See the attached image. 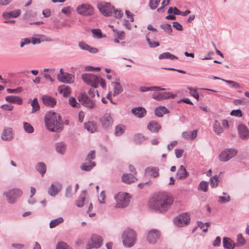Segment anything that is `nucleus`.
Instances as JSON below:
<instances>
[{"label": "nucleus", "mask_w": 249, "mask_h": 249, "mask_svg": "<svg viewBox=\"0 0 249 249\" xmlns=\"http://www.w3.org/2000/svg\"><path fill=\"white\" fill-rule=\"evenodd\" d=\"M211 186L212 187H216L218 185V176L215 175L210 178Z\"/></svg>", "instance_id": "54"}, {"label": "nucleus", "mask_w": 249, "mask_h": 249, "mask_svg": "<svg viewBox=\"0 0 249 249\" xmlns=\"http://www.w3.org/2000/svg\"><path fill=\"white\" fill-rule=\"evenodd\" d=\"M208 182L206 181H201L198 187V189L201 190L204 192H206L208 189Z\"/></svg>", "instance_id": "55"}, {"label": "nucleus", "mask_w": 249, "mask_h": 249, "mask_svg": "<svg viewBox=\"0 0 249 249\" xmlns=\"http://www.w3.org/2000/svg\"><path fill=\"white\" fill-rule=\"evenodd\" d=\"M146 40L150 48H156L160 46V44L158 42L151 40L147 36L146 37Z\"/></svg>", "instance_id": "51"}, {"label": "nucleus", "mask_w": 249, "mask_h": 249, "mask_svg": "<svg viewBox=\"0 0 249 249\" xmlns=\"http://www.w3.org/2000/svg\"><path fill=\"white\" fill-rule=\"evenodd\" d=\"M160 125L156 122H150L147 125V129L153 132H157L160 129Z\"/></svg>", "instance_id": "33"}, {"label": "nucleus", "mask_w": 249, "mask_h": 249, "mask_svg": "<svg viewBox=\"0 0 249 249\" xmlns=\"http://www.w3.org/2000/svg\"><path fill=\"white\" fill-rule=\"evenodd\" d=\"M230 115L232 116L241 117L242 116V112L241 109H234L230 112Z\"/></svg>", "instance_id": "53"}, {"label": "nucleus", "mask_w": 249, "mask_h": 249, "mask_svg": "<svg viewBox=\"0 0 249 249\" xmlns=\"http://www.w3.org/2000/svg\"><path fill=\"white\" fill-rule=\"evenodd\" d=\"M85 128L91 133L95 132L97 129L96 124L94 122H88L84 124Z\"/></svg>", "instance_id": "32"}, {"label": "nucleus", "mask_w": 249, "mask_h": 249, "mask_svg": "<svg viewBox=\"0 0 249 249\" xmlns=\"http://www.w3.org/2000/svg\"><path fill=\"white\" fill-rule=\"evenodd\" d=\"M79 47L83 50L87 51L89 47V45L87 44L84 42H80L78 44Z\"/></svg>", "instance_id": "62"}, {"label": "nucleus", "mask_w": 249, "mask_h": 249, "mask_svg": "<svg viewBox=\"0 0 249 249\" xmlns=\"http://www.w3.org/2000/svg\"><path fill=\"white\" fill-rule=\"evenodd\" d=\"M237 152V150L234 148L226 149L219 155V159L221 161H227L235 157Z\"/></svg>", "instance_id": "10"}, {"label": "nucleus", "mask_w": 249, "mask_h": 249, "mask_svg": "<svg viewBox=\"0 0 249 249\" xmlns=\"http://www.w3.org/2000/svg\"><path fill=\"white\" fill-rule=\"evenodd\" d=\"M57 79L62 83L71 84L73 82L74 76L72 74L66 72L63 75H57Z\"/></svg>", "instance_id": "18"}, {"label": "nucleus", "mask_w": 249, "mask_h": 249, "mask_svg": "<svg viewBox=\"0 0 249 249\" xmlns=\"http://www.w3.org/2000/svg\"><path fill=\"white\" fill-rule=\"evenodd\" d=\"M169 113V110L163 106H159L155 109V114L158 117H162L164 114Z\"/></svg>", "instance_id": "29"}, {"label": "nucleus", "mask_w": 249, "mask_h": 249, "mask_svg": "<svg viewBox=\"0 0 249 249\" xmlns=\"http://www.w3.org/2000/svg\"><path fill=\"white\" fill-rule=\"evenodd\" d=\"M4 141H10L13 138L12 129L10 127H6L4 129L1 136Z\"/></svg>", "instance_id": "23"}, {"label": "nucleus", "mask_w": 249, "mask_h": 249, "mask_svg": "<svg viewBox=\"0 0 249 249\" xmlns=\"http://www.w3.org/2000/svg\"><path fill=\"white\" fill-rule=\"evenodd\" d=\"M100 122L104 129H108L112 126L113 120L110 114L106 113L100 118Z\"/></svg>", "instance_id": "14"}, {"label": "nucleus", "mask_w": 249, "mask_h": 249, "mask_svg": "<svg viewBox=\"0 0 249 249\" xmlns=\"http://www.w3.org/2000/svg\"><path fill=\"white\" fill-rule=\"evenodd\" d=\"M237 243L235 244L237 246H243L246 243V240L241 234L237 235Z\"/></svg>", "instance_id": "48"}, {"label": "nucleus", "mask_w": 249, "mask_h": 249, "mask_svg": "<svg viewBox=\"0 0 249 249\" xmlns=\"http://www.w3.org/2000/svg\"><path fill=\"white\" fill-rule=\"evenodd\" d=\"M125 131V126L122 124H119L115 127L114 130V135L116 136L122 135Z\"/></svg>", "instance_id": "37"}, {"label": "nucleus", "mask_w": 249, "mask_h": 249, "mask_svg": "<svg viewBox=\"0 0 249 249\" xmlns=\"http://www.w3.org/2000/svg\"><path fill=\"white\" fill-rule=\"evenodd\" d=\"M91 32L94 38L99 39L103 37L101 30L100 29H92Z\"/></svg>", "instance_id": "43"}, {"label": "nucleus", "mask_w": 249, "mask_h": 249, "mask_svg": "<svg viewBox=\"0 0 249 249\" xmlns=\"http://www.w3.org/2000/svg\"><path fill=\"white\" fill-rule=\"evenodd\" d=\"M159 59H169L170 60L178 59V57L169 52L163 53L159 56Z\"/></svg>", "instance_id": "36"}, {"label": "nucleus", "mask_w": 249, "mask_h": 249, "mask_svg": "<svg viewBox=\"0 0 249 249\" xmlns=\"http://www.w3.org/2000/svg\"><path fill=\"white\" fill-rule=\"evenodd\" d=\"M43 104L51 107H53L56 104V100L53 97L48 95H43L42 97Z\"/></svg>", "instance_id": "20"}, {"label": "nucleus", "mask_w": 249, "mask_h": 249, "mask_svg": "<svg viewBox=\"0 0 249 249\" xmlns=\"http://www.w3.org/2000/svg\"><path fill=\"white\" fill-rule=\"evenodd\" d=\"M144 140V137L141 134H136L134 136V141L137 142H140Z\"/></svg>", "instance_id": "58"}, {"label": "nucleus", "mask_w": 249, "mask_h": 249, "mask_svg": "<svg viewBox=\"0 0 249 249\" xmlns=\"http://www.w3.org/2000/svg\"><path fill=\"white\" fill-rule=\"evenodd\" d=\"M223 247L226 249H233L236 244L233 241L228 237H225L223 240Z\"/></svg>", "instance_id": "27"}, {"label": "nucleus", "mask_w": 249, "mask_h": 249, "mask_svg": "<svg viewBox=\"0 0 249 249\" xmlns=\"http://www.w3.org/2000/svg\"><path fill=\"white\" fill-rule=\"evenodd\" d=\"M116 201L115 208H124L126 207L130 202L129 194L127 193L120 192L114 196Z\"/></svg>", "instance_id": "4"}, {"label": "nucleus", "mask_w": 249, "mask_h": 249, "mask_svg": "<svg viewBox=\"0 0 249 249\" xmlns=\"http://www.w3.org/2000/svg\"><path fill=\"white\" fill-rule=\"evenodd\" d=\"M209 225L208 222L203 223L201 221L197 222V226L200 229L202 230L203 231L206 232L207 231V228Z\"/></svg>", "instance_id": "50"}, {"label": "nucleus", "mask_w": 249, "mask_h": 249, "mask_svg": "<svg viewBox=\"0 0 249 249\" xmlns=\"http://www.w3.org/2000/svg\"><path fill=\"white\" fill-rule=\"evenodd\" d=\"M219 80H221L222 81L225 82L226 83L229 85L230 87L231 88L239 89L241 88L240 85L235 81L231 80H227L220 78H219Z\"/></svg>", "instance_id": "38"}, {"label": "nucleus", "mask_w": 249, "mask_h": 249, "mask_svg": "<svg viewBox=\"0 0 249 249\" xmlns=\"http://www.w3.org/2000/svg\"><path fill=\"white\" fill-rule=\"evenodd\" d=\"M95 93H96L97 96L99 97V93H98L97 90L95 89L93 87L90 88L88 91V93L91 99L94 97Z\"/></svg>", "instance_id": "56"}, {"label": "nucleus", "mask_w": 249, "mask_h": 249, "mask_svg": "<svg viewBox=\"0 0 249 249\" xmlns=\"http://www.w3.org/2000/svg\"><path fill=\"white\" fill-rule=\"evenodd\" d=\"M102 242L103 239L101 236L93 234L91 236L90 242L87 244L86 249H90L93 248L98 249L101 246Z\"/></svg>", "instance_id": "13"}, {"label": "nucleus", "mask_w": 249, "mask_h": 249, "mask_svg": "<svg viewBox=\"0 0 249 249\" xmlns=\"http://www.w3.org/2000/svg\"><path fill=\"white\" fill-rule=\"evenodd\" d=\"M55 249H72V248L65 242L59 241L57 243Z\"/></svg>", "instance_id": "42"}, {"label": "nucleus", "mask_w": 249, "mask_h": 249, "mask_svg": "<svg viewBox=\"0 0 249 249\" xmlns=\"http://www.w3.org/2000/svg\"><path fill=\"white\" fill-rule=\"evenodd\" d=\"M190 219L189 215L187 213H183L175 217L174 222L176 226L182 227L187 225Z\"/></svg>", "instance_id": "12"}, {"label": "nucleus", "mask_w": 249, "mask_h": 249, "mask_svg": "<svg viewBox=\"0 0 249 249\" xmlns=\"http://www.w3.org/2000/svg\"><path fill=\"white\" fill-rule=\"evenodd\" d=\"M238 134L240 138L244 140H246L249 138V129L244 124H239L237 127Z\"/></svg>", "instance_id": "17"}, {"label": "nucleus", "mask_w": 249, "mask_h": 249, "mask_svg": "<svg viewBox=\"0 0 249 249\" xmlns=\"http://www.w3.org/2000/svg\"><path fill=\"white\" fill-rule=\"evenodd\" d=\"M113 83L114 84L113 95L116 96L123 92V89L119 82H116Z\"/></svg>", "instance_id": "35"}, {"label": "nucleus", "mask_w": 249, "mask_h": 249, "mask_svg": "<svg viewBox=\"0 0 249 249\" xmlns=\"http://www.w3.org/2000/svg\"><path fill=\"white\" fill-rule=\"evenodd\" d=\"M131 112L136 117L141 118L143 117L145 115L146 112L143 107H137L133 108L131 109Z\"/></svg>", "instance_id": "22"}, {"label": "nucleus", "mask_w": 249, "mask_h": 249, "mask_svg": "<svg viewBox=\"0 0 249 249\" xmlns=\"http://www.w3.org/2000/svg\"><path fill=\"white\" fill-rule=\"evenodd\" d=\"M5 99L9 103L17 104L18 105H21L22 103V99L19 96L10 95L5 97Z\"/></svg>", "instance_id": "25"}, {"label": "nucleus", "mask_w": 249, "mask_h": 249, "mask_svg": "<svg viewBox=\"0 0 249 249\" xmlns=\"http://www.w3.org/2000/svg\"><path fill=\"white\" fill-rule=\"evenodd\" d=\"M64 219L62 217H59L56 219H53L50 223V228L51 229H53L58 225L59 224L62 223Z\"/></svg>", "instance_id": "39"}, {"label": "nucleus", "mask_w": 249, "mask_h": 249, "mask_svg": "<svg viewBox=\"0 0 249 249\" xmlns=\"http://www.w3.org/2000/svg\"><path fill=\"white\" fill-rule=\"evenodd\" d=\"M62 188V185L59 182L52 183L48 190V194L52 196H55Z\"/></svg>", "instance_id": "15"}, {"label": "nucleus", "mask_w": 249, "mask_h": 249, "mask_svg": "<svg viewBox=\"0 0 249 249\" xmlns=\"http://www.w3.org/2000/svg\"><path fill=\"white\" fill-rule=\"evenodd\" d=\"M36 169L42 177H43L46 172V165L43 162H38L36 166Z\"/></svg>", "instance_id": "31"}, {"label": "nucleus", "mask_w": 249, "mask_h": 249, "mask_svg": "<svg viewBox=\"0 0 249 249\" xmlns=\"http://www.w3.org/2000/svg\"><path fill=\"white\" fill-rule=\"evenodd\" d=\"M152 98L157 101H162L163 100L175 97V95L170 92H154L152 95Z\"/></svg>", "instance_id": "16"}, {"label": "nucleus", "mask_w": 249, "mask_h": 249, "mask_svg": "<svg viewBox=\"0 0 249 249\" xmlns=\"http://www.w3.org/2000/svg\"><path fill=\"white\" fill-rule=\"evenodd\" d=\"M122 180L124 183L126 184H130L136 181L137 180V178L132 174H124L122 176Z\"/></svg>", "instance_id": "24"}, {"label": "nucleus", "mask_w": 249, "mask_h": 249, "mask_svg": "<svg viewBox=\"0 0 249 249\" xmlns=\"http://www.w3.org/2000/svg\"><path fill=\"white\" fill-rule=\"evenodd\" d=\"M85 194L86 191H83L80 196L79 199L76 201V205L78 207L81 208L84 206V202L85 199Z\"/></svg>", "instance_id": "41"}, {"label": "nucleus", "mask_w": 249, "mask_h": 249, "mask_svg": "<svg viewBox=\"0 0 249 249\" xmlns=\"http://www.w3.org/2000/svg\"><path fill=\"white\" fill-rule=\"evenodd\" d=\"M160 27L168 34H171L172 32L171 25L169 24H161Z\"/></svg>", "instance_id": "49"}, {"label": "nucleus", "mask_w": 249, "mask_h": 249, "mask_svg": "<svg viewBox=\"0 0 249 249\" xmlns=\"http://www.w3.org/2000/svg\"><path fill=\"white\" fill-rule=\"evenodd\" d=\"M22 194V191L18 188H14L5 193L7 202L10 204H14Z\"/></svg>", "instance_id": "5"}, {"label": "nucleus", "mask_w": 249, "mask_h": 249, "mask_svg": "<svg viewBox=\"0 0 249 249\" xmlns=\"http://www.w3.org/2000/svg\"><path fill=\"white\" fill-rule=\"evenodd\" d=\"M190 90V94L195 97L196 99L198 100L199 95L196 90H193L192 88H188Z\"/></svg>", "instance_id": "61"}, {"label": "nucleus", "mask_w": 249, "mask_h": 249, "mask_svg": "<svg viewBox=\"0 0 249 249\" xmlns=\"http://www.w3.org/2000/svg\"><path fill=\"white\" fill-rule=\"evenodd\" d=\"M44 121L47 129L52 132H59L63 129V124L59 114L53 111L46 113Z\"/></svg>", "instance_id": "2"}, {"label": "nucleus", "mask_w": 249, "mask_h": 249, "mask_svg": "<svg viewBox=\"0 0 249 249\" xmlns=\"http://www.w3.org/2000/svg\"><path fill=\"white\" fill-rule=\"evenodd\" d=\"M160 236V231L156 229L149 231L146 235V239L148 242L152 245L156 244Z\"/></svg>", "instance_id": "11"}, {"label": "nucleus", "mask_w": 249, "mask_h": 249, "mask_svg": "<svg viewBox=\"0 0 249 249\" xmlns=\"http://www.w3.org/2000/svg\"><path fill=\"white\" fill-rule=\"evenodd\" d=\"M224 196H219V202L226 203L231 200L230 196L226 193H223Z\"/></svg>", "instance_id": "45"}, {"label": "nucleus", "mask_w": 249, "mask_h": 249, "mask_svg": "<svg viewBox=\"0 0 249 249\" xmlns=\"http://www.w3.org/2000/svg\"><path fill=\"white\" fill-rule=\"evenodd\" d=\"M69 104L73 107L79 108L80 107V104L78 103L75 98L70 97L69 99Z\"/></svg>", "instance_id": "44"}, {"label": "nucleus", "mask_w": 249, "mask_h": 249, "mask_svg": "<svg viewBox=\"0 0 249 249\" xmlns=\"http://www.w3.org/2000/svg\"><path fill=\"white\" fill-rule=\"evenodd\" d=\"M82 80L87 84L94 88L98 87L99 77L92 73H84L82 74Z\"/></svg>", "instance_id": "7"}, {"label": "nucleus", "mask_w": 249, "mask_h": 249, "mask_svg": "<svg viewBox=\"0 0 249 249\" xmlns=\"http://www.w3.org/2000/svg\"><path fill=\"white\" fill-rule=\"evenodd\" d=\"M189 175V173L186 171L183 165H180L178 169L176 175L177 179H181L187 177Z\"/></svg>", "instance_id": "21"}, {"label": "nucleus", "mask_w": 249, "mask_h": 249, "mask_svg": "<svg viewBox=\"0 0 249 249\" xmlns=\"http://www.w3.org/2000/svg\"><path fill=\"white\" fill-rule=\"evenodd\" d=\"M160 0H150L149 6L151 9H155L158 7Z\"/></svg>", "instance_id": "52"}, {"label": "nucleus", "mask_w": 249, "mask_h": 249, "mask_svg": "<svg viewBox=\"0 0 249 249\" xmlns=\"http://www.w3.org/2000/svg\"><path fill=\"white\" fill-rule=\"evenodd\" d=\"M1 108L5 110L11 111L13 109L14 107L11 105L4 104L1 106Z\"/></svg>", "instance_id": "64"}, {"label": "nucleus", "mask_w": 249, "mask_h": 249, "mask_svg": "<svg viewBox=\"0 0 249 249\" xmlns=\"http://www.w3.org/2000/svg\"><path fill=\"white\" fill-rule=\"evenodd\" d=\"M122 240L125 247L130 248L133 247L137 241L136 231L130 228H127L122 234Z\"/></svg>", "instance_id": "3"}, {"label": "nucleus", "mask_w": 249, "mask_h": 249, "mask_svg": "<svg viewBox=\"0 0 249 249\" xmlns=\"http://www.w3.org/2000/svg\"><path fill=\"white\" fill-rule=\"evenodd\" d=\"M197 131L194 130L190 132L183 131L182 133V137L186 140H194L197 136Z\"/></svg>", "instance_id": "30"}, {"label": "nucleus", "mask_w": 249, "mask_h": 249, "mask_svg": "<svg viewBox=\"0 0 249 249\" xmlns=\"http://www.w3.org/2000/svg\"><path fill=\"white\" fill-rule=\"evenodd\" d=\"M23 127L24 130L28 133H32L34 132L33 127L29 123L23 122Z\"/></svg>", "instance_id": "47"}, {"label": "nucleus", "mask_w": 249, "mask_h": 249, "mask_svg": "<svg viewBox=\"0 0 249 249\" xmlns=\"http://www.w3.org/2000/svg\"><path fill=\"white\" fill-rule=\"evenodd\" d=\"M95 158V151H91L89 152L86 159V161H91V160L94 159Z\"/></svg>", "instance_id": "59"}, {"label": "nucleus", "mask_w": 249, "mask_h": 249, "mask_svg": "<svg viewBox=\"0 0 249 249\" xmlns=\"http://www.w3.org/2000/svg\"><path fill=\"white\" fill-rule=\"evenodd\" d=\"M173 26L178 31H182L183 30L182 26L178 22L175 21L173 22Z\"/></svg>", "instance_id": "63"}, {"label": "nucleus", "mask_w": 249, "mask_h": 249, "mask_svg": "<svg viewBox=\"0 0 249 249\" xmlns=\"http://www.w3.org/2000/svg\"><path fill=\"white\" fill-rule=\"evenodd\" d=\"M70 88L68 86H63L61 87L60 92L65 97L68 96L71 93Z\"/></svg>", "instance_id": "46"}, {"label": "nucleus", "mask_w": 249, "mask_h": 249, "mask_svg": "<svg viewBox=\"0 0 249 249\" xmlns=\"http://www.w3.org/2000/svg\"><path fill=\"white\" fill-rule=\"evenodd\" d=\"M97 8L104 16L109 17L111 15L114 7L110 3L102 2L97 4Z\"/></svg>", "instance_id": "9"}, {"label": "nucleus", "mask_w": 249, "mask_h": 249, "mask_svg": "<svg viewBox=\"0 0 249 249\" xmlns=\"http://www.w3.org/2000/svg\"><path fill=\"white\" fill-rule=\"evenodd\" d=\"M72 188L71 186H68L65 190V196L67 198L71 197L72 196V194L71 193Z\"/></svg>", "instance_id": "57"}, {"label": "nucleus", "mask_w": 249, "mask_h": 249, "mask_svg": "<svg viewBox=\"0 0 249 249\" xmlns=\"http://www.w3.org/2000/svg\"><path fill=\"white\" fill-rule=\"evenodd\" d=\"M95 165L96 163L94 161L85 160L80 168L82 170L88 172L90 171Z\"/></svg>", "instance_id": "26"}, {"label": "nucleus", "mask_w": 249, "mask_h": 249, "mask_svg": "<svg viewBox=\"0 0 249 249\" xmlns=\"http://www.w3.org/2000/svg\"><path fill=\"white\" fill-rule=\"evenodd\" d=\"M55 150L61 155H63L66 151L67 145L63 142H58L55 143Z\"/></svg>", "instance_id": "28"}, {"label": "nucleus", "mask_w": 249, "mask_h": 249, "mask_svg": "<svg viewBox=\"0 0 249 249\" xmlns=\"http://www.w3.org/2000/svg\"><path fill=\"white\" fill-rule=\"evenodd\" d=\"M79 103L85 107L89 109H93L95 106V101L91 99L86 93H80L78 96Z\"/></svg>", "instance_id": "6"}, {"label": "nucleus", "mask_w": 249, "mask_h": 249, "mask_svg": "<svg viewBox=\"0 0 249 249\" xmlns=\"http://www.w3.org/2000/svg\"><path fill=\"white\" fill-rule=\"evenodd\" d=\"M173 201V199L165 193H159L150 199L149 207L155 211L164 213L171 207Z\"/></svg>", "instance_id": "1"}, {"label": "nucleus", "mask_w": 249, "mask_h": 249, "mask_svg": "<svg viewBox=\"0 0 249 249\" xmlns=\"http://www.w3.org/2000/svg\"><path fill=\"white\" fill-rule=\"evenodd\" d=\"M79 15L85 16H90L94 14V9L92 6L88 3H84L79 5L76 9Z\"/></svg>", "instance_id": "8"}, {"label": "nucleus", "mask_w": 249, "mask_h": 249, "mask_svg": "<svg viewBox=\"0 0 249 249\" xmlns=\"http://www.w3.org/2000/svg\"><path fill=\"white\" fill-rule=\"evenodd\" d=\"M144 174L146 176H151L155 178L159 176V169L156 167H148L144 170Z\"/></svg>", "instance_id": "19"}, {"label": "nucleus", "mask_w": 249, "mask_h": 249, "mask_svg": "<svg viewBox=\"0 0 249 249\" xmlns=\"http://www.w3.org/2000/svg\"><path fill=\"white\" fill-rule=\"evenodd\" d=\"M7 91L9 93H19L22 91V88L21 87H18L15 89H6Z\"/></svg>", "instance_id": "60"}, {"label": "nucleus", "mask_w": 249, "mask_h": 249, "mask_svg": "<svg viewBox=\"0 0 249 249\" xmlns=\"http://www.w3.org/2000/svg\"><path fill=\"white\" fill-rule=\"evenodd\" d=\"M31 105L32 107V113L38 111L40 109V106L37 98H35L31 101Z\"/></svg>", "instance_id": "40"}, {"label": "nucleus", "mask_w": 249, "mask_h": 249, "mask_svg": "<svg viewBox=\"0 0 249 249\" xmlns=\"http://www.w3.org/2000/svg\"><path fill=\"white\" fill-rule=\"evenodd\" d=\"M20 11L19 10H17L10 12L3 13L2 14V17L5 19L10 18H17L20 15Z\"/></svg>", "instance_id": "34"}]
</instances>
